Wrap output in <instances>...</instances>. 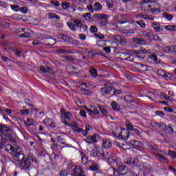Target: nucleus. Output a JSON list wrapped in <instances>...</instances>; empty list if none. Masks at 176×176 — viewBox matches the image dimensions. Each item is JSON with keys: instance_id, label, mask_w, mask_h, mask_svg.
Segmentation results:
<instances>
[{"instance_id": "obj_1", "label": "nucleus", "mask_w": 176, "mask_h": 176, "mask_svg": "<svg viewBox=\"0 0 176 176\" xmlns=\"http://www.w3.org/2000/svg\"><path fill=\"white\" fill-rule=\"evenodd\" d=\"M35 158L32 156H28L25 158L21 162H19V167L21 170H25V171H28L31 170L32 167V162Z\"/></svg>"}, {"instance_id": "obj_2", "label": "nucleus", "mask_w": 176, "mask_h": 176, "mask_svg": "<svg viewBox=\"0 0 176 176\" xmlns=\"http://www.w3.org/2000/svg\"><path fill=\"white\" fill-rule=\"evenodd\" d=\"M12 134H13L12 129H10L8 126L3 127L1 135L4 142H6L5 141H10V142H12L13 141Z\"/></svg>"}, {"instance_id": "obj_3", "label": "nucleus", "mask_w": 176, "mask_h": 176, "mask_svg": "<svg viewBox=\"0 0 176 176\" xmlns=\"http://www.w3.org/2000/svg\"><path fill=\"white\" fill-rule=\"evenodd\" d=\"M13 157L15 162H19V164L25 158V156L23 153V150L21 149V147L18 146V148H15Z\"/></svg>"}, {"instance_id": "obj_4", "label": "nucleus", "mask_w": 176, "mask_h": 176, "mask_svg": "<svg viewBox=\"0 0 176 176\" xmlns=\"http://www.w3.org/2000/svg\"><path fill=\"white\" fill-rule=\"evenodd\" d=\"M112 90H115V87H113V86H112V85L106 82L104 84V87H102L100 89V92L102 96H109V94H111V91H112Z\"/></svg>"}, {"instance_id": "obj_5", "label": "nucleus", "mask_w": 176, "mask_h": 176, "mask_svg": "<svg viewBox=\"0 0 176 176\" xmlns=\"http://www.w3.org/2000/svg\"><path fill=\"white\" fill-rule=\"evenodd\" d=\"M115 135L117 140H124L126 141L130 137V132H129V130L123 129L120 134H116Z\"/></svg>"}, {"instance_id": "obj_6", "label": "nucleus", "mask_w": 176, "mask_h": 176, "mask_svg": "<svg viewBox=\"0 0 176 176\" xmlns=\"http://www.w3.org/2000/svg\"><path fill=\"white\" fill-rule=\"evenodd\" d=\"M131 53L135 56V57H138V58H145V54L148 53V50L142 48L138 50H131Z\"/></svg>"}, {"instance_id": "obj_7", "label": "nucleus", "mask_w": 176, "mask_h": 176, "mask_svg": "<svg viewBox=\"0 0 176 176\" xmlns=\"http://www.w3.org/2000/svg\"><path fill=\"white\" fill-rule=\"evenodd\" d=\"M94 17L97 20H100L101 25H107L108 23V16L103 14H94Z\"/></svg>"}, {"instance_id": "obj_8", "label": "nucleus", "mask_w": 176, "mask_h": 176, "mask_svg": "<svg viewBox=\"0 0 176 176\" xmlns=\"http://www.w3.org/2000/svg\"><path fill=\"white\" fill-rule=\"evenodd\" d=\"M67 24L71 31H76V27L79 28L82 24V21L80 19H75L73 21V23L67 22Z\"/></svg>"}, {"instance_id": "obj_9", "label": "nucleus", "mask_w": 176, "mask_h": 176, "mask_svg": "<svg viewBox=\"0 0 176 176\" xmlns=\"http://www.w3.org/2000/svg\"><path fill=\"white\" fill-rule=\"evenodd\" d=\"M98 138H100V135L98 134H94V135L91 136H88L85 139V142H87L89 145H91V144L97 143L98 142Z\"/></svg>"}, {"instance_id": "obj_10", "label": "nucleus", "mask_w": 176, "mask_h": 176, "mask_svg": "<svg viewBox=\"0 0 176 176\" xmlns=\"http://www.w3.org/2000/svg\"><path fill=\"white\" fill-rule=\"evenodd\" d=\"M152 155H153L160 163H168V160H167L164 155L160 154V152H153Z\"/></svg>"}, {"instance_id": "obj_11", "label": "nucleus", "mask_w": 176, "mask_h": 176, "mask_svg": "<svg viewBox=\"0 0 176 176\" xmlns=\"http://www.w3.org/2000/svg\"><path fill=\"white\" fill-rule=\"evenodd\" d=\"M72 115L71 113L67 112L65 114L64 116L62 117V122H63L65 124V126H69V124L68 123L71 120Z\"/></svg>"}, {"instance_id": "obj_12", "label": "nucleus", "mask_w": 176, "mask_h": 176, "mask_svg": "<svg viewBox=\"0 0 176 176\" xmlns=\"http://www.w3.org/2000/svg\"><path fill=\"white\" fill-rule=\"evenodd\" d=\"M135 68L137 69V71H139L140 72H145L148 70V66L141 63H137L135 65Z\"/></svg>"}, {"instance_id": "obj_13", "label": "nucleus", "mask_w": 176, "mask_h": 176, "mask_svg": "<svg viewBox=\"0 0 176 176\" xmlns=\"http://www.w3.org/2000/svg\"><path fill=\"white\" fill-rule=\"evenodd\" d=\"M146 145L148 148L151 149V151H153V152H157V153L162 152V151L159 150V146H157V144L148 142L146 143Z\"/></svg>"}, {"instance_id": "obj_14", "label": "nucleus", "mask_w": 176, "mask_h": 176, "mask_svg": "<svg viewBox=\"0 0 176 176\" xmlns=\"http://www.w3.org/2000/svg\"><path fill=\"white\" fill-rule=\"evenodd\" d=\"M100 105H98V107H94L93 108V110L89 109L88 107H85V109L89 112V115H98L100 113V108H99Z\"/></svg>"}, {"instance_id": "obj_15", "label": "nucleus", "mask_w": 176, "mask_h": 176, "mask_svg": "<svg viewBox=\"0 0 176 176\" xmlns=\"http://www.w3.org/2000/svg\"><path fill=\"white\" fill-rule=\"evenodd\" d=\"M3 148L5 149V151H6L7 152H9V151H11V152H14L16 151V148H19V146H12V144H4Z\"/></svg>"}, {"instance_id": "obj_16", "label": "nucleus", "mask_w": 176, "mask_h": 176, "mask_svg": "<svg viewBox=\"0 0 176 176\" xmlns=\"http://www.w3.org/2000/svg\"><path fill=\"white\" fill-rule=\"evenodd\" d=\"M59 36L60 39H63V41H65V42H68V43H72V42H74V39L69 36L65 34H59Z\"/></svg>"}, {"instance_id": "obj_17", "label": "nucleus", "mask_w": 176, "mask_h": 176, "mask_svg": "<svg viewBox=\"0 0 176 176\" xmlns=\"http://www.w3.org/2000/svg\"><path fill=\"white\" fill-rule=\"evenodd\" d=\"M45 39L47 40V43H45V46H54L57 42L56 39L52 38V37H46Z\"/></svg>"}, {"instance_id": "obj_18", "label": "nucleus", "mask_w": 176, "mask_h": 176, "mask_svg": "<svg viewBox=\"0 0 176 176\" xmlns=\"http://www.w3.org/2000/svg\"><path fill=\"white\" fill-rule=\"evenodd\" d=\"M50 67H49L40 66V74H50Z\"/></svg>"}, {"instance_id": "obj_19", "label": "nucleus", "mask_w": 176, "mask_h": 176, "mask_svg": "<svg viewBox=\"0 0 176 176\" xmlns=\"http://www.w3.org/2000/svg\"><path fill=\"white\" fill-rule=\"evenodd\" d=\"M152 27L157 32H162V31H163V28H162V25L159 23H152Z\"/></svg>"}, {"instance_id": "obj_20", "label": "nucleus", "mask_w": 176, "mask_h": 176, "mask_svg": "<svg viewBox=\"0 0 176 176\" xmlns=\"http://www.w3.org/2000/svg\"><path fill=\"white\" fill-rule=\"evenodd\" d=\"M111 105V108H113V111L116 112H119L120 111V105H119L116 102L113 101Z\"/></svg>"}, {"instance_id": "obj_21", "label": "nucleus", "mask_w": 176, "mask_h": 176, "mask_svg": "<svg viewBox=\"0 0 176 176\" xmlns=\"http://www.w3.org/2000/svg\"><path fill=\"white\" fill-rule=\"evenodd\" d=\"M94 9L96 12H100L102 10V4L100 3L99 2H96L94 4Z\"/></svg>"}, {"instance_id": "obj_22", "label": "nucleus", "mask_w": 176, "mask_h": 176, "mask_svg": "<svg viewBox=\"0 0 176 176\" xmlns=\"http://www.w3.org/2000/svg\"><path fill=\"white\" fill-rule=\"evenodd\" d=\"M133 41L135 43H137V45H146V41H145L142 38H134Z\"/></svg>"}, {"instance_id": "obj_23", "label": "nucleus", "mask_w": 176, "mask_h": 176, "mask_svg": "<svg viewBox=\"0 0 176 176\" xmlns=\"http://www.w3.org/2000/svg\"><path fill=\"white\" fill-rule=\"evenodd\" d=\"M56 53H58L59 54H71V51L68 50H64V49H57Z\"/></svg>"}, {"instance_id": "obj_24", "label": "nucleus", "mask_w": 176, "mask_h": 176, "mask_svg": "<svg viewBox=\"0 0 176 176\" xmlns=\"http://www.w3.org/2000/svg\"><path fill=\"white\" fill-rule=\"evenodd\" d=\"M124 100L126 102H129V104H131V102H134L135 101V100L131 95L125 96Z\"/></svg>"}, {"instance_id": "obj_25", "label": "nucleus", "mask_w": 176, "mask_h": 176, "mask_svg": "<svg viewBox=\"0 0 176 176\" xmlns=\"http://www.w3.org/2000/svg\"><path fill=\"white\" fill-rule=\"evenodd\" d=\"M103 148H111L112 146V142L109 140H104L102 143Z\"/></svg>"}, {"instance_id": "obj_26", "label": "nucleus", "mask_w": 176, "mask_h": 176, "mask_svg": "<svg viewBox=\"0 0 176 176\" xmlns=\"http://www.w3.org/2000/svg\"><path fill=\"white\" fill-rule=\"evenodd\" d=\"M162 16L163 17H164V19H166V20H168V21H171L174 18V16H173V14H168L167 12H164L162 14Z\"/></svg>"}, {"instance_id": "obj_27", "label": "nucleus", "mask_w": 176, "mask_h": 176, "mask_svg": "<svg viewBox=\"0 0 176 176\" xmlns=\"http://www.w3.org/2000/svg\"><path fill=\"white\" fill-rule=\"evenodd\" d=\"M81 162L82 163V164H86L88 162H89V157H87L86 156V154H85V153L82 152L81 153Z\"/></svg>"}, {"instance_id": "obj_28", "label": "nucleus", "mask_w": 176, "mask_h": 176, "mask_svg": "<svg viewBox=\"0 0 176 176\" xmlns=\"http://www.w3.org/2000/svg\"><path fill=\"white\" fill-rule=\"evenodd\" d=\"M132 167H138L140 166V160L138 158H132Z\"/></svg>"}, {"instance_id": "obj_29", "label": "nucleus", "mask_w": 176, "mask_h": 176, "mask_svg": "<svg viewBox=\"0 0 176 176\" xmlns=\"http://www.w3.org/2000/svg\"><path fill=\"white\" fill-rule=\"evenodd\" d=\"M48 18L50 20H54V19H56V20H60V16L54 13H49Z\"/></svg>"}, {"instance_id": "obj_30", "label": "nucleus", "mask_w": 176, "mask_h": 176, "mask_svg": "<svg viewBox=\"0 0 176 176\" xmlns=\"http://www.w3.org/2000/svg\"><path fill=\"white\" fill-rule=\"evenodd\" d=\"M89 74H91V76H93V78H97V75H98V73H97V69L96 68H91L89 69Z\"/></svg>"}, {"instance_id": "obj_31", "label": "nucleus", "mask_w": 176, "mask_h": 176, "mask_svg": "<svg viewBox=\"0 0 176 176\" xmlns=\"http://www.w3.org/2000/svg\"><path fill=\"white\" fill-rule=\"evenodd\" d=\"M117 160L118 158H116V157L115 156H111V157L108 158V161L109 162V163H112L113 164H116V166L118 165Z\"/></svg>"}, {"instance_id": "obj_32", "label": "nucleus", "mask_w": 176, "mask_h": 176, "mask_svg": "<svg viewBox=\"0 0 176 176\" xmlns=\"http://www.w3.org/2000/svg\"><path fill=\"white\" fill-rule=\"evenodd\" d=\"M78 28L81 32H86L87 31V25H84L82 22Z\"/></svg>"}, {"instance_id": "obj_33", "label": "nucleus", "mask_w": 176, "mask_h": 176, "mask_svg": "<svg viewBox=\"0 0 176 176\" xmlns=\"http://www.w3.org/2000/svg\"><path fill=\"white\" fill-rule=\"evenodd\" d=\"M165 30H166V31H176V25H166L165 26Z\"/></svg>"}, {"instance_id": "obj_34", "label": "nucleus", "mask_w": 176, "mask_h": 176, "mask_svg": "<svg viewBox=\"0 0 176 176\" xmlns=\"http://www.w3.org/2000/svg\"><path fill=\"white\" fill-rule=\"evenodd\" d=\"M155 124L156 127H158V129H162V130H165L166 129V124H164V123L163 122H160V123L155 122Z\"/></svg>"}, {"instance_id": "obj_35", "label": "nucleus", "mask_w": 176, "mask_h": 176, "mask_svg": "<svg viewBox=\"0 0 176 176\" xmlns=\"http://www.w3.org/2000/svg\"><path fill=\"white\" fill-rule=\"evenodd\" d=\"M87 21H93V19H91V14L90 12L86 13L82 16Z\"/></svg>"}, {"instance_id": "obj_36", "label": "nucleus", "mask_w": 176, "mask_h": 176, "mask_svg": "<svg viewBox=\"0 0 176 176\" xmlns=\"http://www.w3.org/2000/svg\"><path fill=\"white\" fill-rule=\"evenodd\" d=\"M26 124H27V126H34L35 120H34V119L28 118Z\"/></svg>"}, {"instance_id": "obj_37", "label": "nucleus", "mask_w": 176, "mask_h": 176, "mask_svg": "<svg viewBox=\"0 0 176 176\" xmlns=\"http://www.w3.org/2000/svg\"><path fill=\"white\" fill-rule=\"evenodd\" d=\"M165 130L168 131L169 134H173L174 133V128L171 126H167L166 125Z\"/></svg>"}, {"instance_id": "obj_38", "label": "nucleus", "mask_w": 176, "mask_h": 176, "mask_svg": "<svg viewBox=\"0 0 176 176\" xmlns=\"http://www.w3.org/2000/svg\"><path fill=\"white\" fill-rule=\"evenodd\" d=\"M63 9H69L71 4L69 3L64 1L61 4Z\"/></svg>"}, {"instance_id": "obj_39", "label": "nucleus", "mask_w": 176, "mask_h": 176, "mask_svg": "<svg viewBox=\"0 0 176 176\" xmlns=\"http://www.w3.org/2000/svg\"><path fill=\"white\" fill-rule=\"evenodd\" d=\"M99 110L102 112L104 116H107L108 115V111H107L102 106L99 105Z\"/></svg>"}, {"instance_id": "obj_40", "label": "nucleus", "mask_w": 176, "mask_h": 176, "mask_svg": "<svg viewBox=\"0 0 176 176\" xmlns=\"http://www.w3.org/2000/svg\"><path fill=\"white\" fill-rule=\"evenodd\" d=\"M136 24L140 25L142 28H145V27H146V24H145V22L142 20L136 21Z\"/></svg>"}, {"instance_id": "obj_41", "label": "nucleus", "mask_w": 176, "mask_h": 176, "mask_svg": "<svg viewBox=\"0 0 176 176\" xmlns=\"http://www.w3.org/2000/svg\"><path fill=\"white\" fill-rule=\"evenodd\" d=\"M31 36V34L28 32H25L23 34H21L19 35V38H30Z\"/></svg>"}, {"instance_id": "obj_42", "label": "nucleus", "mask_w": 176, "mask_h": 176, "mask_svg": "<svg viewBox=\"0 0 176 176\" xmlns=\"http://www.w3.org/2000/svg\"><path fill=\"white\" fill-rule=\"evenodd\" d=\"M121 148H122L124 151H127L130 149V146L127 142H124L121 144Z\"/></svg>"}, {"instance_id": "obj_43", "label": "nucleus", "mask_w": 176, "mask_h": 176, "mask_svg": "<svg viewBox=\"0 0 176 176\" xmlns=\"http://www.w3.org/2000/svg\"><path fill=\"white\" fill-rule=\"evenodd\" d=\"M5 144H6V142L3 141L2 135L0 134V149H3V146H5Z\"/></svg>"}, {"instance_id": "obj_44", "label": "nucleus", "mask_w": 176, "mask_h": 176, "mask_svg": "<svg viewBox=\"0 0 176 176\" xmlns=\"http://www.w3.org/2000/svg\"><path fill=\"white\" fill-rule=\"evenodd\" d=\"M87 56L89 57V58H93V57H96V56H97V52L94 51L89 52Z\"/></svg>"}, {"instance_id": "obj_45", "label": "nucleus", "mask_w": 176, "mask_h": 176, "mask_svg": "<svg viewBox=\"0 0 176 176\" xmlns=\"http://www.w3.org/2000/svg\"><path fill=\"white\" fill-rule=\"evenodd\" d=\"M63 58H65L66 61H75V59L72 56H62Z\"/></svg>"}, {"instance_id": "obj_46", "label": "nucleus", "mask_w": 176, "mask_h": 176, "mask_svg": "<svg viewBox=\"0 0 176 176\" xmlns=\"http://www.w3.org/2000/svg\"><path fill=\"white\" fill-rule=\"evenodd\" d=\"M151 60H153V61H155V63H160V61L157 62V56H156V54H151L149 56Z\"/></svg>"}, {"instance_id": "obj_47", "label": "nucleus", "mask_w": 176, "mask_h": 176, "mask_svg": "<svg viewBox=\"0 0 176 176\" xmlns=\"http://www.w3.org/2000/svg\"><path fill=\"white\" fill-rule=\"evenodd\" d=\"M127 170V167L124 165H121L118 166V171L119 173H122V171H126Z\"/></svg>"}, {"instance_id": "obj_48", "label": "nucleus", "mask_w": 176, "mask_h": 176, "mask_svg": "<svg viewBox=\"0 0 176 176\" xmlns=\"http://www.w3.org/2000/svg\"><path fill=\"white\" fill-rule=\"evenodd\" d=\"M60 176H68V170L62 169L59 173Z\"/></svg>"}, {"instance_id": "obj_49", "label": "nucleus", "mask_w": 176, "mask_h": 176, "mask_svg": "<svg viewBox=\"0 0 176 176\" xmlns=\"http://www.w3.org/2000/svg\"><path fill=\"white\" fill-rule=\"evenodd\" d=\"M134 60V56L128 54L127 57L125 58V61H133Z\"/></svg>"}, {"instance_id": "obj_50", "label": "nucleus", "mask_w": 176, "mask_h": 176, "mask_svg": "<svg viewBox=\"0 0 176 176\" xmlns=\"http://www.w3.org/2000/svg\"><path fill=\"white\" fill-rule=\"evenodd\" d=\"M10 8L14 12H19V10H20V7L17 5H11Z\"/></svg>"}, {"instance_id": "obj_51", "label": "nucleus", "mask_w": 176, "mask_h": 176, "mask_svg": "<svg viewBox=\"0 0 176 176\" xmlns=\"http://www.w3.org/2000/svg\"><path fill=\"white\" fill-rule=\"evenodd\" d=\"M98 31V28H97V26L92 25L90 28V32H92V34H94Z\"/></svg>"}, {"instance_id": "obj_52", "label": "nucleus", "mask_w": 176, "mask_h": 176, "mask_svg": "<svg viewBox=\"0 0 176 176\" xmlns=\"http://www.w3.org/2000/svg\"><path fill=\"white\" fill-rule=\"evenodd\" d=\"M161 97L164 98L166 101H171V98L169 96H167V95L163 92L161 93Z\"/></svg>"}, {"instance_id": "obj_53", "label": "nucleus", "mask_w": 176, "mask_h": 176, "mask_svg": "<svg viewBox=\"0 0 176 176\" xmlns=\"http://www.w3.org/2000/svg\"><path fill=\"white\" fill-rule=\"evenodd\" d=\"M87 9H88V10L89 12H91V13H94V7H93V5H91V4H88L87 6Z\"/></svg>"}, {"instance_id": "obj_54", "label": "nucleus", "mask_w": 176, "mask_h": 176, "mask_svg": "<svg viewBox=\"0 0 176 176\" xmlns=\"http://www.w3.org/2000/svg\"><path fill=\"white\" fill-rule=\"evenodd\" d=\"M96 38H98V39H104L105 36L101 33L95 34Z\"/></svg>"}, {"instance_id": "obj_55", "label": "nucleus", "mask_w": 176, "mask_h": 176, "mask_svg": "<svg viewBox=\"0 0 176 176\" xmlns=\"http://www.w3.org/2000/svg\"><path fill=\"white\" fill-rule=\"evenodd\" d=\"M127 56H129V53H126V52L121 53L120 54L121 60H124L125 61V58H126V57H127Z\"/></svg>"}, {"instance_id": "obj_56", "label": "nucleus", "mask_w": 176, "mask_h": 176, "mask_svg": "<svg viewBox=\"0 0 176 176\" xmlns=\"http://www.w3.org/2000/svg\"><path fill=\"white\" fill-rule=\"evenodd\" d=\"M126 129H128V130H130V131H133V130L134 129V127L131 123L126 122Z\"/></svg>"}, {"instance_id": "obj_57", "label": "nucleus", "mask_w": 176, "mask_h": 176, "mask_svg": "<svg viewBox=\"0 0 176 176\" xmlns=\"http://www.w3.org/2000/svg\"><path fill=\"white\" fill-rule=\"evenodd\" d=\"M155 115H157V116H160V118H163V116H164V112L160 111H156Z\"/></svg>"}, {"instance_id": "obj_58", "label": "nucleus", "mask_w": 176, "mask_h": 176, "mask_svg": "<svg viewBox=\"0 0 176 176\" xmlns=\"http://www.w3.org/2000/svg\"><path fill=\"white\" fill-rule=\"evenodd\" d=\"M90 170L92 171H98V167L96 165H91L89 166Z\"/></svg>"}, {"instance_id": "obj_59", "label": "nucleus", "mask_w": 176, "mask_h": 176, "mask_svg": "<svg viewBox=\"0 0 176 176\" xmlns=\"http://www.w3.org/2000/svg\"><path fill=\"white\" fill-rule=\"evenodd\" d=\"M168 155H169V156H170L171 157H176V152L174 151H169Z\"/></svg>"}, {"instance_id": "obj_60", "label": "nucleus", "mask_w": 176, "mask_h": 176, "mask_svg": "<svg viewBox=\"0 0 176 176\" xmlns=\"http://www.w3.org/2000/svg\"><path fill=\"white\" fill-rule=\"evenodd\" d=\"M120 43L122 45V46H124V45H126V38L122 37V38H120Z\"/></svg>"}, {"instance_id": "obj_61", "label": "nucleus", "mask_w": 176, "mask_h": 176, "mask_svg": "<svg viewBox=\"0 0 176 176\" xmlns=\"http://www.w3.org/2000/svg\"><path fill=\"white\" fill-rule=\"evenodd\" d=\"M19 10L21 12H22V13H23L24 14H25V13H27L28 12V9H27L26 7H22V8H19Z\"/></svg>"}, {"instance_id": "obj_62", "label": "nucleus", "mask_w": 176, "mask_h": 176, "mask_svg": "<svg viewBox=\"0 0 176 176\" xmlns=\"http://www.w3.org/2000/svg\"><path fill=\"white\" fill-rule=\"evenodd\" d=\"M91 156H93L94 157H97V156H98V151L94 150L91 152Z\"/></svg>"}, {"instance_id": "obj_63", "label": "nucleus", "mask_w": 176, "mask_h": 176, "mask_svg": "<svg viewBox=\"0 0 176 176\" xmlns=\"http://www.w3.org/2000/svg\"><path fill=\"white\" fill-rule=\"evenodd\" d=\"M104 52H105L107 54H109L111 53V48L109 47H103Z\"/></svg>"}, {"instance_id": "obj_64", "label": "nucleus", "mask_w": 176, "mask_h": 176, "mask_svg": "<svg viewBox=\"0 0 176 176\" xmlns=\"http://www.w3.org/2000/svg\"><path fill=\"white\" fill-rule=\"evenodd\" d=\"M21 113H22V115H28V113H30V110L23 109L21 111Z\"/></svg>"}]
</instances>
